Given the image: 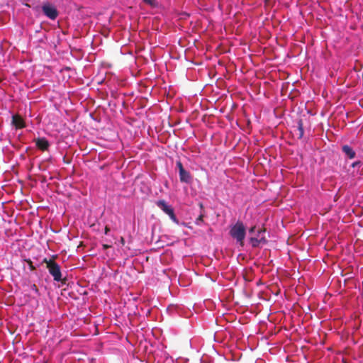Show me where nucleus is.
I'll return each mask as SVG.
<instances>
[{"instance_id": "f257e3e1", "label": "nucleus", "mask_w": 363, "mask_h": 363, "mask_svg": "<svg viewBox=\"0 0 363 363\" xmlns=\"http://www.w3.org/2000/svg\"><path fill=\"white\" fill-rule=\"evenodd\" d=\"M230 236L235 240L236 244L240 247L245 245V239L247 235L246 226L242 220H238L234 224L230 226Z\"/></svg>"}, {"instance_id": "f03ea898", "label": "nucleus", "mask_w": 363, "mask_h": 363, "mask_svg": "<svg viewBox=\"0 0 363 363\" xmlns=\"http://www.w3.org/2000/svg\"><path fill=\"white\" fill-rule=\"evenodd\" d=\"M44 262L47 264V269L49 274L52 277L53 280L56 282H62V274L60 265L52 259H44Z\"/></svg>"}, {"instance_id": "7ed1b4c3", "label": "nucleus", "mask_w": 363, "mask_h": 363, "mask_svg": "<svg viewBox=\"0 0 363 363\" xmlns=\"http://www.w3.org/2000/svg\"><path fill=\"white\" fill-rule=\"evenodd\" d=\"M157 206L167 215L175 224L179 225V221L174 213V208L163 199L158 200L156 202Z\"/></svg>"}, {"instance_id": "20e7f679", "label": "nucleus", "mask_w": 363, "mask_h": 363, "mask_svg": "<svg viewBox=\"0 0 363 363\" xmlns=\"http://www.w3.org/2000/svg\"><path fill=\"white\" fill-rule=\"evenodd\" d=\"M296 124L297 138L301 139L304 135L305 130H310L311 128L309 117H307V115H302V117L297 121Z\"/></svg>"}, {"instance_id": "39448f33", "label": "nucleus", "mask_w": 363, "mask_h": 363, "mask_svg": "<svg viewBox=\"0 0 363 363\" xmlns=\"http://www.w3.org/2000/svg\"><path fill=\"white\" fill-rule=\"evenodd\" d=\"M42 11L51 20H55L58 16V11L55 6L49 3H45L42 6Z\"/></svg>"}, {"instance_id": "423d86ee", "label": "nucleus", "mask_w": 363, "mask_h": 363, "mask_svg": "<svg viewBox=\"0 0 363 363\" xmlns=\"http://www.w3.org/2000/svg\"><path fill=\"white\" fill-rule=\"evenodd\" d=\"M34 142L36 147L42 151L48 150L50 145V142L45 137H38L35 138Z\"/></svg>"}, {"instance_id": "0eeeda50", "label": "nucleus", "mask_w": 363, "mask_h": 363, "mask_svg": "<svg viewBox=\"0 0 363 363\" xmlns=\"http://www.w3.org/2000/svg\"><path fill=\"white\" fill-rule=\"evenodd\" d=\"M11 125L16 129L23 128L26 125L24 118L22 115H11Z\"/></svg>"}, {"instance_id": "6e6552de", "label": "nucleus", "mask_w": 363, "mask_h": 363, "mask_svg": "<svg viewBox=\"0 0 363 363\" xmlns=\"http://www.w3.org/2000/svg\"><path fill=\"white\" fill-rule=\"evenodd\" d=\"M179 181L181 183L186 184H191L193 183L194 177L187 170L182 171L179 173Z\"/></svg>"}, {"instance_id": "1a4fd4ad", "label": "nucleus", "mask_w": 363, "mask_h": 363, "mask_svg": "<svg viewBox=\"0 0 363 363\" xmlns=\"http://www.w3.org/2000/svg\"><path fill=\"white\" fill-rule=\"evenodd\" d=\"M267 242L268 240L265 236L263 235H262V238L250 237L249 238V243L252 248H257L259 247L260 245H266Z\"/></svg>"}, {"instance_id": "9d476101", "label": "nucleus", "mask_w": 363, "mask_h": 363, "mask_svg": "<svg viewBox=\"0 0 363 363\" xmlns=\"http://www.w3.org/2000/svg\"><path fill=\"white\" fill-rule=\"evenodd\" d=\"M342 151L348 159H354L356 157L355 151L348 145H344L342 147Z\"/></svg>"}, {"instance_id": "9b49d317", "label": "nucleus", "mask_w": 363, "mask_h": 363, "mask_svg": "<svg viewBox=\"0 0 363 363\" xmlns=\"http://www.w3.org/2000/svg\"><path fill=\"white\" fill-rule=\"evenodd\" d=\"M363 166V162L360 160L355 161L350 164V167L354 169L353 173L356 170L357 173L359 172L360 167Z\"/></svg>"}, {"instance_id": "f8f14e48", "label": "nucleus", "mask_w": 363, "mask_h": 363, "mask_svg": "<svg viewBox=\"0 0 363 363\" xmlns=\"http://www.w3.org/2000/svg\"><path fill=\"white\" fill-rule=\"evenodd\" d=\"M144 4L152 7L156 8L158 6V1L157 0H141Z\"/></svg>"}, {"instance_id": "ddd939ff", "label": "nucleus", "mask_w": 363, "mask_h": 363, "mask_svg": "<svg viewBox=\"0 0 363 363\" xmlns=\"http://www.w3.org/2000/svg\"><path fill=\"white\" fill-rule=\"evenodd\" d=\"M29 287H30V291L31 292H33L36 296H40L39 289H38V287H37L35 284H30Z\"/></svg>"}, {"instance_id": "4468645a", "label": "nucleus", "mask_w": 363, "mask_h": 363, "mask_svg": "<svg viewBox=\"0 0 363 363\" xmlns=\"http://www.w3.org/2000/svg\"><path fill=\"white\" fill-rule=\"evenodd\" d=\"M176 167L178 169V172L179 173L182 171L185 170L182 162L180 160H177L176 162Z\"/></svg>"}, {"instance_id": "2eb2a0df", "label": "nucleus", "mask_w": 363, "mask_h": 363, "mask_svg": "<svg viewBox=\"0 0 363 363\" xmlns=\"http://www.w3.org/2000/svg\"><path fill=\"white\" fill-rule=\"evenodd\" d=\"M262 235L265 236V230L264 229H259L257 231L255 238H262Z\"/></svg>"}, {"instance_id": "dca6fc26", "label": "nucleus", "mask_w": 363, "mask_h": 363, "mask_svg": "<svg viewBox=\"0 0 363 363\" xmlns=\"http://www.w3.org/2000/svg\"><path fill=\"white\" fill-rule=\"evenodd\" d=\"M120 242H121V244L122 245H125V239H124V238L121 237V238H120Z\"/></svg>"}, {"instance_id": "f3484780", "label": "nucleus", "mask_w": 363, "mask_h": 363, "mask_svg": "<svg viewBox=\"0 0 363 363\" xmlns=\"http://www.w3.org/2000/svg\"><path fill=\"white\" fill-rule=\"evenodd\" d=\"M255 230V226H252L249 229V233H252Z\"/></svg>"}, {"instance_id": "a211bd4d", "label": "nucleus", "mask_w": 363, "mask_h": 363, "mask_svg": "<svg viewBox=\"0 0 363 363\" xmlns=\"http://www.w3.org/2000/svg\"><path fill=\"white\" fill-rule=\"evenodd\" d=\"M132 126L139 127V125L135 124L136 121L129 122L128 121Z\"/></svg>"}, {"instance_id": "6ab92c4d", "label": "nucleus", "mask_w": 363, "mask_h": 363, "mask_svg": "<svg viewBox=\"0 0 363 363\" xmlns=\"http://www.w3.org/2000/svg\"><path fill=\"white\" fill-rule=\"evenodd\" d=\"M94 116H95V115H92V114H90V115H89V117H90L91 119H93V120H94V121H98V119H97L96 118H95Z\"/></svg>"}, {"instance_id": "aec40b11", "label": "nucleus", "mask_w": 363, "mask_h": 363, "mask_svg": "<svg viewBox=\"0 0 363 363\" xmlns=\"http://www.w3.org/2000/svg\"><path fill=\"white\" fill-rule=\"evenodd\" d=\"M109 230H109V228H107V227H106V228H105V230H104V233H105V235H108V234Z\"/></svg>"}, {"instance_id": "412c9836", "label": "nucleus", "mask_w": 363, "mask_h": 363, "mask_svg": "<svg viewBox=\"0 0 363 363\" xmlns=\"http://www.w3.org/2000/svg\"><path fill=\"white\" fill-rule=\"evenodd\" d=\"M206 116H207V115H206V114L202 115V118H201L202 121L206 122Z\"/></svg>"}, {"instance_id": "4be33fe9", "label": "nucleus", "mask_w": 363, "mask_h": 363, "mask_svg": "<svg viewBox=\"0 0 363 363\" xmlns=\"http://www.w3.org/2000/svg\"><path fill=\"white\" fill-rule=\"evenodd\" d=\"M230 116H231V115H230V114L226 115V117L228 120H230V118H231Z\"/></svg>"}, {"instance_id": "5701e85b", "label": "nucleus", "mask_w": 363, "mask_h": 363, "mask_svg": "<svg viewBox=\"0 0 363 363\" xmlns=\"http://www.w3.org/2000/svg\"><path fill=\"white\" fill-rule=\"evenodd\" d=\"M255 118H256V120H257V121H259V118L258 117V115L255 114Z\"/></svg>"}, {"instance_id": "b1692460", "label": "nucleus", "mask_w": 363, "mask_h": 363, "mask_svg": "<svg viewBox=\"0 0 363 363\" xmlns=\"http://www.w3.org/2000/svg\"><path fill=\"white\" fill-rule=\"evenodd\" d=\"M197 220H198L199 221L202 220L201 216H200Z\"/></svg>"}, {"instance_id": "393cba45", "label": "nucleus", "mask_w": 363, "mask_h": 363, "mask_svg": "<svg viewBox=\"0 0 363 363\" xmlns=\"http://www.w3.org/2000/svg\"><path fill=\"white\" fill-rule=\"evenodd\" d=\"M275 116H276L277 117V116H279V118H281V116L282 115H281V114H279V115H275Z\"/></svg>"}, {"instance_id": "a878e982", "label": "nucleus", "mask_w": 363, "mask_h": 363, "mask_svg": "<svg viewBox=\"0 0 363 363\" xmlns=\"http://www.w3.org/2000/svg\"><path fill=\"white\" fill-rule=\"evenodd\" d=\"M307 113H311L310 110H307Z\"/></svg>"}, {"instance_id": "bb28decb", "label": "nucleus", "mask_w": 363, "mask_h": 363, "mask_svg": "<svg viewBox=\"0 0 363 363\" xmlns=\"http://www.w3.org/2000/svg\"><path fill=\"white\" fill-rule=\"evenodd\" d=\"M104 248H108V245H104Z\"/></svg>"}, {"instance_id": "cd10ccee", "label": "nucleus", "mask_w": 363, "mask_h": 363, "mask_svg": "<svg viewBox=\"0 0 363 363\" xmlns=\"http://www.w3.org/2000/svg\"><path fill=\"white\" fill-rule=\"evenodd\" d=\"M350 116V115H349V114H347V115H346L347 118H349V116Z\"/></svg>"}, {"instance_id": "c85d7f7f", "label": "nucleus", "mask_w": 363, "mask_h": 363, "mask_svg": "<svg viewBox=\"0 0 363 363\" xmlns=\"http://www.w3.org/2000/svg\"><path fill=\"white\" fill-rule=\"evenodd\" d=\"M265 2H267L269 0H264Z\"/></svg>"}, {"instance_id": "c756f323", "label": "nucleus", "mask_w": 363, "mask_h": 363, "mask_svg": "<svg viewBox=\"0 0 363 363\" xmlns=\"http://www.w3.org/2000/svg\"><path fill=\"white\" fill-rule=\"evenodd\" d=\"M2 79L0 78V83L1 82Z\"/></svg>"}]
</instances>
